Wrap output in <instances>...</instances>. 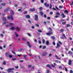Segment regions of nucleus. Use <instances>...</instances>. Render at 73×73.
<instances>
[{
    "label": "nucleus",
    "instance_id": "obj_1",
    "mask_svg": "<svg viewBox=\"0 0 73 73\" xmlns=\"http://www.w3.org/2000/svg\"><path fill=\"white\" fill-rule=\"evenodd\" d=\"M10 14L12 15H10L8 17V18L9 19H11V20H12V21H13V20H14V19L13 18V17L12 16V15H14V12H13V11H11V13Z\"/></svg>",
    "mask_w": 73,
    "mask_h": 73
},
{
    "label": "nucleus",
    "instance_id": "obj_2",
    "mask_svg": "<svg viewBox=\"0 0 73 73\" xmlns=\"http://www.w3.org/2000/svg\"><path fill=\"white\" fill-rule=\"evenodd\" d=\"M48 29L49 30L48 33H46V35H51L53 34V32H52V29L51 28L49 27Z\"/></svg>",
    "mask_w": 73,
    "mask_h": 73
},
{
    "label": "nucleus",
    "instance_id": "obj_3",
    "mask_svg": "<svg viewBox=\"0 0 73 73\" xmlns=\"http://www.w3.org/2000/svg\"><path fill=\"white\" fill-rule=\"evenodd\" d=\"M15 29H16V31L19 32V30L20 28H19V27H15V28H14V27H12L11 29V30H14Z\"/></svg>",
    "mask_w": 73,
    "mask_h": 73
},
{
    "label": "nucleus",
    "instance_id": "obj_4",
    "mask_svg": "<svg viewBox=\"0 0 73 73\" xmlns=\"http://www.w3.org/2000/svg\"><path fill=\"white\" fill-rule=\"evenodd\" d=\"M35 18L34 19L35 21H37L38 20V15H34Z\"/></svg>",
    "mask_w": 73,
    "mask_h": 73
},
{
    "label": "nucleus",
    "instance_id": "obj_5",
    "mask_svg": "<svg viewBox=\"0 0 73 73\" xmlns=\"http://www.w3.org/2000/svg\"><path fill=\"white\" fill-rule=\"evenodd\" d=\"M14 70V68H10L7 70V71L9 73H10V72H12V71L11 70Z\"/></svg>",
    "mask_w": 73,
    "mask_h": 73
},
{
    "label": "nucleus",
    "instance_id": "obj_6",
    "mask_svg": "<svg viewBox=\"0 0 73 73\" xmlns=\"http://www.w3.org/2000/svg\"><path fill=\"white\" fill-rule=\"evenodd\" d=\"M2 19L5 22L4 23H3V24H6V21H7V19L5 17H3L2 18Z\"/></svg>",
    "mask_w": 73,
    "mask_h": 73
},
{
    "label": "nucleus",
    "instance_id": "obj_7",
    "mask_svg": "<svg viewBox=\"0 0 73 73\" xmlns=\"http://www.w3.org/2000/svg\"><path fill=\"white\" fill-rule=\"evenodd\" d=\"M47 54V53L46 52H44L42 53V56H46Z\"/></svg>",
    "mask_w": 73,
    "mask_h": 73
},
{
    "label": "nucleus",
    "instance_id": "obj_8",
    "mask_svg": "<svg viewBox=\"0 0 73 73\" xmlns=\"http://www.w3.org/2000/svg\"><path fill=\"white\" fill-rule=\"evenodd\" d=\"M72 61L71 60H69L68 63L69 65H72Z\"/></svg>",
    "mask_w": 73,
    "mask_h": 73
},
{
    "label": "nucleus",
    "instance_id": "obj_9",
    "mask_svg": "<svg viewBox=\"0 0 73 73\" xmlns=\"http://www.w3.org/2000/svg\"><path fill=\"white\" fill-rule=\"evenodd\" d=\"M68 54H69L70 56H72L73 55V52L70 51L68 52Z\"/></svg>",
    "mask_w": 73,
    "mask_h": 73
},
{
    "label": "nucleus",
    "instance_id": "obj_10",
    "mask_svg": "<svg viewBox=\"0 0 73 73\" xmlns=\"http://www.w3.org/2000/svg\"><path fill=\"white\" fill-rule=\"evenodd\" d=\"M46 66V67H48L49 69H52V67L50 65V64H47Z\"/></svg>",
    "mask_w": 73,
    "mask_h": 73
},
{
    "label": "nucleus",
    "instance_id": "obj_11",
    "mask_svg": "<svg viewBox=\"0 0 73 73\" xmlns=\"http://www.w3.org/2000/svg\"><path fill=\"white\" fill-rule=\"evenodd\" d=\"M29 11L30 12H34V11H35V9L33 8V9H29Z\"/></svg>",
    "mask_w": 73,
    "mask_h": 73
},
{
    "label": "nucleus",
    "instance_id": "obj_12",
    "mask_svg": "<svg viewBox=\"0 0 73 73\" xmlns=\"http://www.w3.org/2000/svg\"><path fill=\"white\" fill-rule=\"evenodd\" d=\"M44 5H45L46 7H48L49 6V4H47V3L46 2L44 3Z\"/></svg>",
    "mask_w": 73,
    "mask_h": 73
},
{
    "label": "nucleus",
    "instance_id": "obj_13",
    "mask_svg": "<svg viewBox=\"0 0 73 73\" xmlns=\"http://www.w3.org/2000/svg\"><path fill=\"white\" fill-rule=\"evenodd\" d=\"M27 44H28V46L29 47V48H31L32 46L30 45V43H29V42H27Z\"/></svg>",
    "mask_w": 73,
    "mask_h": 73
},
{
    "label": "nucleus",
    "instance_id": "obj_14",
    "mask_svg": "<svg viewBox=\"0 0 73 73\" xmlns=\"http://www.w3.org/2000/svg\"><path fill=\"white\" fill-rule=\"evenodd\" d=\"M60 45L58 43L57 44V46L56 47V48H60Z\"/></svg>",
    "mask_w": 73,
    "mask_h": 73
},
{
    "label": "nucleus",
    "instance_id": "obj_15",
    "mask_svg": "<svg viewBox=\"0 0 73 73\" xmlns=\"http://www.w3.org/2000/svg\"><path fill=\"white\" fill-rule=\"evenodd\" d=\"M25 17L27 19H30V15H26Z\"/></svg>",
    "mask_w": 73,
    "mask_h": 73
},
{
    "label": "nucleus",
    "instance_id": "obj_16",
    "mask_svg": "<svg viewBox=\"0 0 73 73\" xmlns=\"http://www.w3.org/2000/svg\"><path fill=\"white\" fill-rule=\"evenodd\" d=\"M9 10V8H8L7 9H5L4 11V12H8V11Z\"/></svg>",
    "mask_w": 73,
    "mask_h": 73
},
{
    "label": "nucleus",
    "instance_id": "obj_17",
    "mask_svg": "<svg viewBox=\"0 0 73 73\" xmlns=\"http://www.w3.org/2000/svg\"><path fill=\"white\" fill-rule=\"evenodd\" d=\"M5 54L6 57H9V53L8 52H6L5 53Z\"/></svg>",
    "mask_w": 73,
    "mask_h": 73
},
{
    "label": "nucleus",
    "instance_id": "obj_18",
    "mask_svg": "<svg viewBox=\"0 0 73 73\" xmlns=\"http://www.w3.org/2000/svg\"><path fill=\"white\" fill-rule=\"evenodd\" d=\"M61 15H62L63 18H65V15L64 13H62L61 14Z\"/></svg>",
    "mask_w": 73,
    "mask_h": 73
},
{
    "label": "nucleus",
    "instance_id": "obj_19",
    "mask_svg": "<svg viewBox=\"0 0 73 73\" xmlns=\"http://www.w3.org/2000/svg\"><path fill=\"white\" fill-rule=\"evenodd\" d=\"M23 50V49L21 48L18 49V52H21Z\"/></svg>",
    "mask_w": 73,
    "mask_h": 73
},
{
    "label": "nucleus",
    "instance_id": "obj_20",
    "mask_svg": "<svg viewBox=\"0 0 73 73\" xmlns=\"http://www.w3.org/2000/svg\"><path fill=\"white\" fill-rule=\"evenodd\" d=\"M46 44L47 45H49V41L47 40L46 42Z\"/></svg>",
    "mask_w": 73,
    "mask_h": 73
},
{
    "label": "nucleus",
    "instance_id": "obj_21",
    "mask_svg": "<svg viewBox=\"0 0 73 73\" xmlns=\"http://www.w3.org/2000/svg\"><path fill=\"white\" fill-rule=\"evenodd\" d=\"M56 16H60V13H59L57 12L56 13Z\"/></svg>",
    "mask_w": 73,
    "mask_h": 73
},
{
    "label": "nucleus",
    "instance_id": "obj_22",
    "mask_svg": "<svg viewBox=\"0 0 73 73\" xmlns=\"http://www.w3.org/2000/svg\"><path fill=\"white\" fill-rule=\"evenodd\" d=\"M45 40L43 39L42 40V44H44L45 43Z\"/></svg>",
    "mask_w": 73,
    "mask_h": 73
},
{
    "label": "nucleus",
    "instance_id": "obj_23",
    "mask_svg": "<svg viewBox=\"0 0 73 73\" xmlns=\"http://www.w3.org/2000/svg\"><path fill=\"white\" fill-rule=\"evenodd\" d=\"M66 22H62V25H64L66 24Z\"/></svg>",
    "mask_w": 73,
    "mask_h": 73
},
{
    "label": "nucleus",
    "instance_id": "obj_24",
    "mask_svg": "<svg viewBox=\"0 0 73 73\" xmlns=\"http://www.w3.org/2000/svg\"><path fill=\"white\" fill-rule=\"evenodd\" d=\"M50 38H52L53 40H54V39H55V37L53 36H51Z\"/></svg>",
    "mask_w": 73,
    "mask_h": 73
},
{
    "label": "nucleus",
    "instance_id": "obj_25",
    "mask_svg": "<svg viewBox=\"0 0 73 73\" xmlns=\"http://www.w3.org/2000/svg\"><path fill=\"white\" fill-rule=\"evenodd\" d=\"M64 31V29H61L60 31V32H63Z\"/></svg>",
    "mask_w": 73,
    "mask_h": 73
},
{
    "label": "nucleus",
    "instance_id": "obj_26",
    "mask_svg": "<svg viewBox=\"0 0 73 73\" xmlns=\"http://www.w3.org/2000/svg\"><path fill=\"white\" fill-rule=\"evenodd\" d=\"M40 16H42L43 15H44V13H42V12H40Z\"/></svg>",
    "mask_w": 73,
    "mask_h": 73
},
{
    "label": "nucleus",
    "instance_id": "obj_27",
    "mask_svg": "<svg viewBox=\"0 0 73 73\" xmlns=\"http://www.w3.org/2000/svg\"><path fill=\"white\" fill-rule=\"evenodd\" d=\"M15 33L16 36V37H18V36H19V35H18V34H17V33H16V32H15Z\"/></svg>",
    "mask_w": 73,
    "mask_h": 73
},
{
    "label": "nucleus",
    "instance_id": "obj_28",
    "mask_svg": "<svg viewBox=\"0 0 73 73\" xmlns=\"http://www.w3.org/2000/svg\"><path fill=\"white\" fill-rule=\"evenodd\" d=\"M56 57L57 60H60V58H59L58 57L57 55H56Z\"/></svg>",
    "mask_w": 73,
    "mask_h": 73
},
{
    "label": "nucleus",
    "instance_id": "obj_29",
    "mask_svg": "<svg viewBox=\"0 0 73 73\" xmlns=\"http://www.w3.org/2000/svg\"><path fill=\"white\" fill-rule=\"evenodd\" d=\"M64 12H65V13H66L67 14H68L69 13L68 11V10H65Z\"/></svg>",
    "mask_w": 73,
    "mask_h": 73
},
{
    "label": "nucleus",
    "instance_id": "obj_30",
    "mask_svg": "<svg viewBox=\"0 0 73 73\" xmlns=\"http://www.w3.org/2000/svg\"><path fill=\"white\" fill-rule=\"evenodd\" d=\"M2 64L3 65H6V62L5 61H4Z\"/></svg>",
    "mask_w": 73,
    "mask_h": 73
},
{
    "label": "nucleus",
    "instance_id": "obj_31",
    "mask_svg": "<svg viewBox=\"0 0 73 73\" xmlns=\"http://www.w3.org/2000/svg\"><path fill=\"white\" fill-rule=\"evenodd\" d=\"M46 47L45 46H43L42 48V49H45L46 48Z\"/></svg>",
    "mask_w": 73,
    "mask_h": 73
},
{
    "label": "nucleus",
    "instance_id": "obj_32",
    "mask_svg": "<svg viewBox=\"0 0 73 73\" xmlns=\"http://www.w3.org/2000/svg\"><path fill=\"white\" fill-rule=\"evenodd\" d=\"M59 8H63V6L60 5L59 7Z\"/></svg>",
    "mask_w": 73,
    "mask_h": 73
},
{
    "label": "nucleus",
    "instance_id": "obj_33",
    "mask_svg": "<svg viewBox=\"0 0 73 73\" xmlns=\"http://www.w3.org/2000/svg\"><path fill=\"white\" fill-rule=\"evenodd\" d=\"M62 36H63L64 38H66V36H65V35L63 33L62 34Z\"/></svg>",
    "mask_w": 73,
    "mask_h": 73
},
{
    "label": "nucleus",
    "instance_id": "obj_34",
    "mask_svg": "<svg viewBox=\"0 0 73 73\" xmlns=\"http://www.w3.org/2000/svg\"><path fill=\"white\" fill-rule=\"evenodd\" d=\"M18 11L19 12H22L21 9H19L18 10Z\"/></svg>",
    "mask_w": 73,
    "mask_h": 73
},
{
    "label": "nucleus",
    "instance_id": "obj_35",
    "mask_svg": "<svg viewBox=\"0 0 73 73\" xmlns=\"http://www.w3.org/2000/svg\"><path fill=\"white\" fill-rule=\"evenodd\" d=\"M38 32H39V33H41V32H42V31L40 30H38Z\"/></svg>",
    "mask_w": 73,
    "mask_h": 73
},
{
    "label": "nucleus",
    "instance_id": "obj_36",
    "mask_svg": "<svg viewBox=\"0 0 73 73\" xmlns=\"http://www.w3.org/2000/svg\"><path fill=\"white\" fill-rule=\"evenodd\" d=\"M70 27V25L69 24H67L66 26V27L67 28V27Z\"/></svg>",
    "mask_w": 73,
    "mask_h": 73
},
{
    "label": "nucleus",
    "instance_id": "obj_37",
    "mask_svg": "<svg viewBox=\"0 0 73 73\" xmlns=\"http://www.w3.org/2000/svg\"><path fill=\"white\" fill-rule=\"evenodd\" d=\"M50 7L49 8H50V9H51L52 7V5L51 4H50Z\"/></svg>",
    "mask_w": 73,
    "mask_h": 73
},
{
    "label": "nucleus",
    "instance_id": "obj_38",
    "mask_svg": "<svg viewBox=\"0 0 73 73\" xmlns=\"http://www.w3.org/2000/svg\"><path fill=\"white\" fill-rule=\"evenodd\" d=\"M27 35L29 36V37H31V34H29V33H27Z\"/></svg>",
    "mask_w": 73,
    "mask_h": 73
},
{
    "label": "nucleus",
    "instance_id": "obj_39",
    "mask_svg": "<svg viewBox=\"0 0 73 73\" xmlns=\"http://www.w3.org/2000/svg\"><path fill=\"white\" fill-rule=\"evenodd\" d=\"M1 5L3 6H5V3H2L1 4Z\"/></svg>",
    "mask_w": 73,
    "mask_h": 73
},
{
    "label": "nucleus",
    "instance_id": "obj_40",
    "mask_svg": "<svg viewBox=\"0 0 73 73\" xmlns=\"http://www.w3.org/2000/svg\"><path fill=\"white\" fill-rule=\"evenodd\" d=\"M12 53H13V54H15V55H16V53L13 51H12Z\"/></svg>",
    "mask_w": 73,
    "mask_h": 73
},
{
    "label": "nucleus",
    "instance_id": "obj_41",
    "mask_svg": "<svg viewBox=\"0 0 73 73\" xmlns=\"http://www.w3.org/2000/svg\"><path fill=\"white\" fill-rule=\"evenodd\" d=\"M28 21L29 23H30V24L32 23L31 22V20H28Z\"/></svg>",
    "mask_w": 73,
    "mask_h": 73
},
{
    "label": "nucleus",
    "instance_id": "obj_42",
    "mask_svg": "<svg viewBox=\"0 0 73 73\" xmlns=\"http://www.w3.org/2000/svg\"><path fill=\"white\" fill-rule=\"evenodd\" d=\"M59 43L60 45H62V42H61V41H59Z\"/></svg>",
    "mask_w": 73,
    "mask_h": 73
},
{
    "label": "nucleus",
    "instance_id": "obj_43",
    "mask_svg": "<svg viewBox=\"0 0 73 73\" xmlns=\"http://www.w3.org/2000/svg\"><path fill=\"white\" fill-rule=\"evenodd\" d=\"M65 70L66 71V72H68V69H67V68H65Z\"/></svg>",
    "mask_w": 73,
    "mask_h": 73
},
{
    "label": "nucleus",
    "instance_id": "obj_44",
    "mask_svg": "<svg viewBox=\"0 0 73 73\" xmlns=\"http://www.w3.org/2000/svg\"><path fill=\"white\" fill-rule=\"evenodd\" d=\"M40 2L41 3H44V0H40Z\"/></svg>",
    "mask_w": 73,
    "mask_h": 73
},
{
    "label": "nucleus",
    "instance_id": "obj_45",
    "mask_svg": "<svg viewBox=\"0 0 73 73\" xmlns=\"http://www.w3.org/2000/svg\"><path fill=\"white\" fill-rule=\"evenodd\" d=\"M0 35L1 36V37H4V35L2 34V33Z\"/></svg>",
    "mask_w": 73,
    "mask_h": 73
},
{
    "label": "nucleus",
    "instance_id": "obj_46",
    "mask_svg": "<svg viewBox=\"0 0 73 73\" xmlns=\"http://www.w3.org/2000/svg\"><path fill=\"white\" fill-rule=\"evenodd\" d=\"M43 17L44 18H46V15L45 14H44Z\"/></svg>",
    "mask_w": 73,
    "mask_h": 73
},
{
    "label": "nucleus",
    "instance_id": "obj_47",
    "mask_svg": "<svg viewBox=\"0 0 73 73\" xmlns=\"http://www.w3.org/2000/svg\"><path fill=\"white\" fill-rule=\"evenodd\" d=\"M59 69H62V67L61 66H59Z\"/></svg>",
    "mask_w": 73,
    "mask_h": 73
},
{
    "label": "nucleus",
    "instance_id": "obj_48",
    "mask_svg": "<svg viewBox=\"0 0 73 73\" xmlns=\"http://www.w3.org/2000/svg\"><path fill=\"white\" fill-rule=\"evenodd\" d=\"M52 54L50 53L48 55V57H51V56H52Z\"/></svg>",
    "mask_w": 73,
    "mask_h": 73
},
{
    "label": "nucleus",
    "instance_id": "obj_49",
    "mask_svg": "<svg viewBox=\"0 0 73 73\" xmlns=\"http://www.w3.org/2000/svg\"><path fill=\"white\" fill-rule=\"evenodd\" d=\"M73 73V71L72 70H70V73Z\"/></svg>",
    "mask_w": 73,
    "mask_h": 73
},
{
    "label": "nucleus",
    "instance_id": "obj_50",
    "mask_svg": "<svg viewBox=\"0 0 73 73\" xmlns=\"http://www.w3.org/2000/svg\"><path fill=\"white\" fill-rule=\"evenodd\" d=\"M9 58H12V56L11 55H9Z\"/></svg>",
    "mask_w": 73,
    "mask_h": 73
},
{
    "label": "nucleus",
    "instance_id": "obj_51",
    "mask_svg": "<svg viewBox=\"0 0 73 73\" xmlns=\"http://www.w3.org/2000/svg\"><path fill=\"white\" fill-rule=\"evenodd\" d=\"M60 21L61 22H62L63 21H65V19H62Z\"/></svg>",
    "mask_w": 73,
    "mask_h": 73
},
{
    "label": "nucleus",
    "instance_id": "obj_52",
    "mask_svg": "<svg viewBox=\"0 0 73 73\" xmlns=\"http://www.w3.org/2000/svg\"><path fill=\"white\" fill-rule=\"evenodd\" d=\"M27 11H25L24 13H23V14H27Z\"/></svg>",
    "mask_w": 73,
    "mask_h": 73
},
{
    "label": "nucleus",
    "instance_id": "obj_53",
    "mask_svg": "<svg viewBox=\"0 0 73 73\" xmlns=\"http://www.w3.org/2000/svg\"><path fill=\"white\" fill-rule=\"evenodd\" d=\"M59 17V16H58V15H56L55 16V18H58V17Z\"/></svg>",
    "mask_w": 73,
    "mask_h": 73
},
{
    "label": "nucleus",
    "instance_id": "obj_54",
    "mask_svg": "<svg viewBox=\"0 0 73 73\" xmlns=\"http://www.w3.org/2000/svg\"><path fill=\"white\" fill-rule=\"evenodd\" d=\"M23 41H26V39L25 38H23Z\"/></svg>",
    "mask_w": 73,
    "mask_h": 73
},
{
    "label": "nucleus",
    "instance_id": "obj_55",
    "mask_svg": "<svg viewBox=\"0 0 73 73\" xmlns=\"http://www.w3.org/2000/svg\"><path fill=\"white\" fill-rule=\"evenodd\" d=\"M24 57H25V58L26 57H27V55H23Z\"/></svg>",
    "mask_w": 73,
    "mask_h": 73
},
{
    "label": "nucleus",
    "instance_id": "obj_56",
    "mask_svg": "<svg viewBox=\"0 0 73 73\" xmlns=\"http://www.w3.org/2000/svg\"><path fill=\"white\" fill-rule=\"evenodd\" d=\"M36 27H39V25H38V24H36Z\"/></svg>",
    "mask_w": 73,
    "mask_h": 73
},
{
    "label": "nucleus",
    "instance_id": "obj_57",
    "mask_svg": "<svg viewBox=\"0 0 73 73\" xmlns=\"http://www.w3.org/2000/svg\"><path fill=\"white\" fill-rule=\"evenodd\" d=\"M38 42L39 44H41V41H40V40H39L38 41Z\"/></svg>",
    "mask_w": 73,
    "mask_h": 73
},
{
    "label": "nucleus",
    "instance_id": "obj_58",
    "mask_svg": "<svg viewBox=\"0 0 73 73\" xmlns=\"http://www.w3.org/2000/svg\"><path fill=\"white\" fill-rule=\"evenodd\" d=\"M15 68H16V69H18L19 68V66H15Z\"/></svg>",
    "mask_w": 73,
    "mask_h": 73
},
{
    "label": "nucleus",
    "instance_id": "obj_59",
    "mask_svg": "<svg viewBox=\"0 0 73 73\" xmlns=\"http://www.w3.org/2000/svg\"><path fill=\"white\" fill-rule=\"evenodd\" d=\"M55 8H56V9H57V10H59V9H58V7H57V6H56Z\"/></svg>",
    "mask_w": 73,
    "mask_h": 73
},
{
    "label": "nucleus",
    "instance_id": "obj_60",
    "mask_svg": "<svg viewBox=\"0 0 73 73\" xmlns=\"http://www.w3.org/2000/svg\"><path fill=\"white\" fill-rule=\"evenodd\" d=\"M47 19H48V20H49L50 19V17H47Z\"/></svg>",
    "mask_w": 73,
    "mask_h": 73
},
{
    "label": "nucleus",
    "instance_id": "obj_61",
    "mask_svg": "<svg viewBox=\"0 0 73 73\" xmlns=\"http://www.w3.org/2000/svg\"><path fill=\"white\" fill-rule=\"evenodd\" d=\"M28 68H30V67H31V66H31V65H28Z\"/></svg>",
    "mask_w": 73,
    "mask_h": 73
},
{
    "label": "nucleus",
    "instance_id": "obj_62",
    "mask_svg": "<svg viewBox=\"0 0 73 73\" xmlns=\"http://www.w3.org/2000/svg\"><path fill=\"white\" fill-rule=\"evenodd\" d=\"M42 9V7H40V8H39V9H40V10H41Z\"/></svg>",
    "mask_w": 73,
    "mask_h": 73
},
{
    "label": "nucleus",
    "instance_id": "obj_63",
    "mask_svg": "<svg viewBox=\"0 0 73 73\" xmlns=\"http://www.w3.org/2000/svg\"><path fill=\"white\" fill-rule=\"evenodd\" d=\"M60 1H62V3H63L64 2V0H60Z\"/></svg>",
    "mask_w": 73,
    "mask_h": 73
},
{
    "label": "nucleus",
    "instance_id": "obj_64",
    "mask_svg": "<svg viewBox=\"0 0 73 73\" xmlns=\"http://www.w3.org/2000/svg\"><path fill=\"white\" fill-rule=\"evenodd\" d=\"M50 15H52L53 14V12H50Z\"/></svg>",
    "mask_w": 73,
    "mask_h": 73
}]
</instances>
